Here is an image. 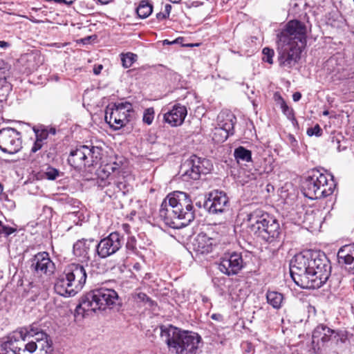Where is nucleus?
I'll list each match as a JSON object with an SVG mask.
<instances>
[{
	"label": "nucleus",
	"instance_id": "nucleus-41",
	"mask_svg": "<svg viewBox=\"0 0 354 354\" xmlns=\"http://www.w3.org/2000/svg\"><path fill=\"white\" fill-rule=\"evenodd\" d=\"M280 107L284 115L287 116V118L290 120L294 119V112L293 110L288 107L286 104V102H282Z\"/></svg>",
	"mask_w": 354,
	"mask_h": 354
},
{
	"label": "nucleus",
	"instance_id": "nucleus-26",
	"mask_svg": "<svg viewBox=\"0 0 354 354\" xmlns=\"http://www.w3.org/2000/svg\"><path fill=\"white\" fill-rule=\"evenodd\" d=\"M153 11V5L149 0H141L136 8V13L140 19L147 18Z\"/></svg>",
	"mask_w": 354,
	"mask_h": 354
},
{
	"label": "nucleus",
	"instance_id": "nucleus-18",
	"mask_svg": "<svg viewBox=\"0 0 354 354\" xmlns=\"http://www.w3.org/2000/svg\"><path fill=\"white\" fill-rule=\"evenodd\" d=\"M64 272L80 291L85 284L87 277L84 266L79 263H71L66 267Z\"/></svg>",
	"mask_w": 354,
	"mask_h": 354
},
{
	"label": "nucleus",
	"instance_id": "nucleus-55",
	"mask_svg": "<svg viewBox=\"0 0 354 354\" xmlns=\"http://www.w3.org/2000/svg\"><path fill=\"white\" fill-rule=\"evenodd\" d=\"M211 318L214 320L220 321L222 319V315L221 314H213Z\"/></svg>",
	"mask_w": 354,
	"mask_h": 354
},
{
	"label": "nucleus",
	"instance_id": "nucleus-46",
	"mask_svg": "<svg viewBox=\"0 0 354 354\" xmlns=\"http://www.w3.org/2000/svg\"><path fill=\"white\" fill-rule=\"evenodd\" d=\"M44 142H43L41 141H39V140H38L37 139L35 138V142L33 144V146L31 148V152L32 153L37 152V151H39V149H41V147L44 145Z\"/></svg>",
	"mask_w": 354,
	"mask_h": 354
},
{
	"label": "nucleus",
	"instance_id": "nucleus-19",
	"mask_svg": "<svg viewBox=\"0 0 354 354\" xmlns=\"http://www.w3.org/2000/svg\"><path fill=\"white\" fill-rule=\"evenodd\" d=\"M218 243L217 240L206 232H200L194 240V249L201 254H208Z\"/></svg>",
	"mask_w": 354,
	"mask_h": 354
},
{
	"label": "nucleus",
	"instance_id": "nucleus-30",
	"mask_svg": "<svg viewBox=\"0 0 354 354\" xmlns=\"http://www.w3.org/2000/svg\"><path fill=\"white\" fill-rule=\"evenodd\" d=\"M19 329L21 334L23 335L24 342L28 340V338L35 336V334L41 330V328L35 323L30 325L28 327H24Z\"/></svg>",
	"mask_w": 354,
	"mask_h": 354
},
{
	"label": "nucleus",
	"instance_id": "nucleus-14",
	"mask_svg": "<svg viewBox=\"0 0 354 354\" xmlns=\"http://www.w3.org/2000/svg\"><path fill=\"white\" fill-rule=\"evenodd\" d=\"M21 134L11 127L0 129V149L3 153L15 154L22 146Z\"/></svg>",
	"mask_w": 354,
	"mask_h": 354
},
{
	"label": "nucleus",
	"instance_id": "nucleus-3",
	"mask_svg": "<svg viewBox=\"0 0 354 354\" xmlns=\"http://www.w3.org/2000/svg\"><path fill=\"white\" fill-rule=\"evenodd\" d=\"M121 306L122 299L117 292L111 288L102 287L88 292L80 299L74 316L76 319H81L97 310H105L107 308L118 310Z\"/></svg>",
	"mask_w": 354,
	"mask_h": 354
},
{
	"label": "nucleus",
	"instance_id": "nucleus-20",
	"mask_svg": "<svg viewBox=\"0 0 354 354\" xmlns=\"http://www.w3.org/2000/svg\"><path fill=\"white\" fill-rule=\"evenodd\" d=\"M338 263L354 274V244L345 245L337 252Z\"/></svg>",
	"mask_w": 354,
	"mask_h": 354
},
{
	"label": "nucleus",
	"instance_id": "nucleus-16",
	"mask_svg": "<svg viewBox=\"0 0 354 354\" xmlns=\"http://www.w3.org/2000/svg\"><path fill=\"white\" fill-rule=\"evenodd\" d=\"M243 267L242 254L236 252L224 254L218 264L219 270L227 276L237 274Z\"/></svg>",
	"mask_w": 354,
	"mask_h": 354
},
{
	"label": "nucleus",
	"instance_id": "nucleus-38",
	"mask_svg": "<svg viewBox=\"0 0 354 354\" xmlns=\"http://www.w3.org/2000/svg\"><path fill=\"white\" fill-rule=\"evenodd\" d=\"M33 131L35 134V138L43 142H45L48 137V131L46 129H39L34 127Z\"/></svg>",
	"mask_w": 354,
	"mask_h": 354
},
{
	"label": "nucleus",
	"instance_id": "nucleus-47",
	"mask_svg": "<svg viewBox=\"0 0 354 354\" xmlns=\"http://www.w3.org/2000/svg\"><path fill=\"white\" fill-rule=\"evenodd\" d=\"M333 334V333H327L326 332L323 336H322L319 341H321L322 343H325L328 342L330 339L331 335Z\"/></svg>",
	"mask_w": 354,
	"mask_h": 354
},
{
	"label": "nucleus",
	"instance_id": "nucleus-27",
	"mask_svg": "<svg viewBox=\"0 0 354 354\" xmlns=\"http://www.w3.org/2000/svg\"><path fill=\"white\" fill-rule=\"evenodd\" d=\"M268 303L274 308L279 309L281 307L283 301V295L277 291H268L266 293Z\"/></svg>",
	"mask_w": 354,
	"mask_h": 354
},
{
	"label": "nucleus",
	"instance_id": "nucleus-63",
	"mask_svg": "<svg viewBox=\"0 0 354 354\" xmlns=\"http://www.w3.org/2000/svg\"><path fill=\"white\" fill-rule=\"evenodd\" d=\"M203 301H205L207 300V298H203Z\"/></svg>",
	"mask_w": 354,
	"mask_h": 354
},
{
	"label": "nucleus",
	"instance_id": "nucleus-32",
	"mask_svg": "<svg viewBox=\"0 0 354 354\" xmlns=\"http://www.w3.org/2000/svg\"><path fill=\"white\" fill-rule=\"evenodd\" d=\"M108 186L114 187V192H121L125 195L131 189V186L124 180L122 181H115L113 184L109 183Z\"/></svg>",
	"mask_w": 354,
	"mask_h": 354
},
{
	"label": "nucleus",
	"instance_id": "nucleus-21",
	"mask_svg": "<svg viewBox=\"0 0 354 354\" xmlns=\"http://www.w3.org/2000/svg\"><path fill=\"white\" fill-rule=\"evenodd\" d=\"M23 343V335L18 329L3 339L1 348L5 351L3 354H15Z\"/></svg>",
	"mask_w": 354,
	"mask_h": 354
},
{
	"label": "nucleus",
	"instance_id": "nucleus-56",
	"mask_svg": "<svg viewBox=\"0 0 354 354\" xmlns=\"http://www.w3.org/2000/svg\"><path fill=\"white\" fill-rule=\"evenodd\" d=\"M165 12H164L165 15H167V17H169L171 10V6L169 4L165 5Z\"/></svg>",
	"mask_w": 354,
	"mask_h": 354
},
{
	"label": "nucleus",
	"instance_id": "nucleus-57",
	"mask_svg": "<svg viewBox=\"0 0 354 354\" xmlns=\"http://www.w3.org/2000/svg\"><path fill=\"white\" fill-rule=\"evenodd\" d=\"M113 0H97V1L102 5H106L111 2Z\"/></svg>",
	"mask_w": 354,
	"mask_h": 354
},
{
	"label": "nucleus",
	"instance_id": "nucleus-64",
	"mask_svg": "<svg viewBox=\"0 0 354 354\" xmlns=\"http://www.w3.org/2000/svg\"><path fill=\"white\" fill-rule=\"evenodd\" d=\"M353 290H354V279H353Z\"/></svg>",
	"mask_w": 354,
	"mask_h": 354
},
{
	"label": "nucleus",
	"instance_id": "nucleus-36",
	"mask_svg": "<svg viewBox=\"0 0 354 354\" xmlns=\"http://www.w3.org/2000/svg\"><path fill=\"white\" fill-rule=\"evenodd\" d=\"M10 68V65L0 59V82L1 80H6L7 77H8Z\"/></svg>",
	"mask_w": 354,
	"mask_h": 354
},
{
	"label": "nucleus",
	"instance_id": "nucleus-4",
	"mask_svg": "<svg viewBox=\"0 0 354 354\" xmlns=\"http://www.w3.org/2000/svg\"><path fill=\"white\" fill-rule=\"evenodd\" d=\"M160 339L174 354H197L201 337L196 333L185 330L171 324L160 326Z\"/></svg>",
	"mask_w": 354,
	"mask_h": 354
},
{
	"label": "nucleus",
	"instance_id": "nucleus-53",
	"mask_svg": "<svg viewBox=\"0 0 354 354\" xmlns=\"http://www.w3.org/2000/svg\"><path fill=\"white\" fill-rule=\"evenodd\" d=\"M289 140L292 145V146L295 147L297 145V140L295 138V137L292 135H290L289 136Z\"/></svg>",
	"mask_w": 354,
	"mask_h": 354
},
{
	"label": "nucleus",
	"instance_id": "nucleus-31",
	"mask_svg": "<svg viewBox=\"0 0 354 354\" xmlns=\"http://www.w3.org/2000/svg\"><path fill=\"white\" fill-rule=\"evenodd\" d=\"M334 333L333 330L328 328L327 326L324 325H319L317 326L315 330L313 332V342H317V344L319 343V339H321L322 336L326 333Z\"/></svg>",
	"mask_w": 354,
	"mask_h": 354
},
{
	"label": "nucleus",
	"instance_id": "nucleus-39",
	"mask_svg": "<svg viewBox=\"0 0 354 354\" xmlns=\"http://www.w3.org/2000/svg\"><path fill=\"white\" fill-rule=\"evenodd\" d=\"M263 53V60L266 62L270 64L273 63V57L274 55V52L273 49L266 47L262 50Z\"/></svg>",
	"mask_w": 354,
	"mask_h": 354
},
{
	"label": "nucleus",
	"instance_id": "nucleus-11",
	"mask_svg": "<svg viewBox=\"0 0 354 354\" xmlns=\"http://www.w3.org/2000/svg\"><path fill=\"white\" fill-rule=\"evenodd\" d=\"M304 46L277 39V60L281 67L292 68L300 59Z\"/></svg>",
	"mask_w": 354,
	"mask_h": 354
},
{
	"label": "nucleus",
	"instance_id": "nucleus-37",
	"mask_svg": "<svg viewBox=\"0 0 354 354\" xmlns=\"http://www.w3.org/2000/svg\"><path fill=\"white\" fill-rule=\"evenodd\" d=\"M154 118V109L152 107L147 108L145 110L142 117L144 123L150 125L152 124Z\"/></svg>",
	"mask_w": 354,
	"mask_h": 354
},
{
	"label": "nucleus",
	"instance_id": "nucleus-9",
	"mask_svg": "<svg viewBox=\"0 0 354 354\" xmlns=\"http://www.w3.org/2000/svg\"><path fill=\"white\" fill-rule=\"evenodd\" d=\"M212 167L209 160L193 155L181 165L180 173L185 181L196 180L201 175L209 173Z\"/></svg>",
	"mask_w": 354,
	"mask_h": 354
},
{
	"label": "nucleus",
	"instance_id": "nucleus-61",
	"mask_svg": "<svg viewBox=\"0 0 354 354\" xmlns=\"http://www.w3.org/2000/svg\"><path fill=\"white\" fill-rule=\"evenodd\" d=\"M170 2L173 3H180L182 0H169Z\"/></svg>",
	"mask_w": 354,
	"mask_h": 354
},
{
	"label": "nucleus",
	"instance_id": "nucleus-49",
	"mask_svg": "<svg viewBox=\"0 0 354 354\" xmlns=\"http://www.w3.org/2000/svg\"><path fill=\"white\" fill-rule=\"evenodd\" d=\"M107 189L105 190V193L109 196L111 197L113 194H116L117 192H114V187L106 186Z\"/></svg>",
	"mask_w": 354,
	"mask_h": 354
},
{
	"label": "nucleus",
	"instance_id": "nucleus-34",
	"mask_svg": "<svg viewBox=\"0 0 354 354\" xmlns=\"http://www.w3.org/2000/svg\"><path fill=\"white\" fill-rule=\"evenodd\" d=\"M37 350L35 354H55L52 342H41V345H37Z\"/></svg>",
	"mask_w": 354,
	"mask_h": 354
},
{
	"label": "nucleus",
	"instance_id": "nucleus-1",
	"mask_svg": "<svg viewBox=\"0 0 354 354\" xmlns=\"http://www.w3.org/2000/svg\"><path fill=\"white\" fill-rule=\"evenodd\" d=\"M331 266L324 253L306 251L295 255L290 263L294 282L302 288L315 289L323 286L330 275Z\"/></svg>",
	"mask_w": 354,
	"mask_h": 354
},
{
	"label": "nucleus",
	"instance_id": "nucleus-8",
	"mask_svg": "<svg viewBox=\"0 0 354 354\" xmlns=\"http://www.w3.org/2000/svg\"><path fill=\"white\" fill-rule=\"evenodd\" d=\"M133 118V105L129 102L109 104L105 110V121L114 130L126 126Z\"/></svg>",
	"mask_w": 354,
	"mask_h": 354
},
{
	"label": "nucleus",
	"instance_id": "nucleus-22",
	"mask_svg": "<svg viewBox=\"0 0 354 354\" xmlns=\"http://www.w3.org/2000/svg\"><path fill=\"white\" fill-rule=\"evenodd\" d=\"M54 289L58 295L63 297L74 296L79 292L64 272L57 279Z\"/></svg>",
	"mask_w": 354,
	"mask_h": 354
},
{
	"label": "nucleus",
	"instance_id": "nucleus-59",
	"mask_svg": "<svg viewBox=\"0 0 354 354\" xmlns=\"http://www.w3.org/2000/svg\"><path fill=\"white\" fill-rule=\"evenodd\" d=\"M56 133V131L54 128H50V130L48 131V134L49 133H51V134H55Z\"/></svg>",
	"mask_w": 354,
	"mask_h": 354
},
{
	"label": "nucleus",
	"instance_id": "nucleus-62",
	"mask_svg": "<svg viewBox=\"0 0 354 354\" xmlns=\"http://www.w3.org/2000/svg\"><path fill=\"white\" fill-rule=\"evenodd\" d=\"M328 111H326L324 112V115H328Z\"/></svg>",
	"mask_w": 354,
	"mask_h": 354
},
{
	"label": "nucleus",
	"instance_id": "nucleus-44",
	"mask_svg": "<svg viewBox=\"0 0 354 354\" xmlns=\"http://www.w3.org/2000/svg\"><path fill=\"white\" fill-rule=\"evenodd\" d=\"M128 250L134 252L136 250V239L134 236L129 237L126 243Z\"/></svg>",
	"mask_w": 354,
	"mask_h": 354
},
{
	"label": "nucleus",
	"instance_id": "nucleus-2",
	"mask_svg": "<svg viewBox=\"0 0 354 354\" xmlns=\"http://www.w3.org/2000/svg\"><path fill=\"white\" fill-rule=\"evenodd\" d=\"M159 217L172 228L187 226L194 219V211L189 196L183 192L169 194L162 202Z\"/></svg>",
	"mask_w": 354,
	"mask_h": 354
},
{
	"label": "nucleus",
	"instance_id": "nucleus-13",
	"mask_svg": "<svg viewBox=\"0 0 354 354\" xmlns=\"http://www.w3.org/2000/svg\"><path fill=\"white\" fill-rule=\"evenodd\" d=\"M123 236L113 232L103 238L95 246V252L100 259H106L115 254L122 246Z\"/></svg>",
	"mask_w": 354,
	"mask_h": 354
},
{
	"label": "nucleus",
	"instance_id": "nucleus-42",
	"mask_svg": "<svg viewBox=\"0 0 354 354\" xmlns=\"http://www.w3.org/2000/svg\"><path fill=\"white\" fill-rule=\"evenodd\" d=\"M0 235L4 234L5 236H8L16 231L15 228L3 225L1 221H0Z\"/></svg>",
	"mask_w": 354,
	"mask_h": 354
},
{
	"label": "nucleus",
	"instance_id": "nucleus-28",
	"mask_svg": "<svg viewBox=\"0 0 354 354\" xmlns=\"http://www.w3.org/2000/svg\"><path fill=\"white\" fill-rule=\"evenodd\" d=\"M234 156L238 162L252 161L251 151L241 146L234 149Z\"/></svg>",
	"mask_w": 354,
	"mask_h": 354
},
{
	"label": "nucleus",
	"instance_id": "nucleus-45",
	"mask_svg": "<svg viewBox=\"0 0 354 354\" xmlns=\"http://www.w3.org/2000/svg\"><path fill=\"white\" fill-rule=\"evenodd\" d=\"M59 175V171L54 168H49L46 172V178L48 180H55Z\"/></svg>",
	"mask_w": 354,
	"mask_h": 354
},
{
	"label": "nucleus",
	"instance_id": "nucleus-54",
	"mask_svg": "<svg viewBox=\"0 0 354 354\" xmlns=\"http://www.w3.org/2000/svg\"><path fill=\"white\" fill-rule=\"evenodd\" d=\"M102 69V65H98L97 67H95L93 68V73L95 74V75H98L100 73Z\"/></svg>",
	"mask_w": 354,
	"mask_h": 354
},
{
	"label": "nucleus",
	"instance_id": "nucleus-6",
	"mask_svg": "<svg viewBox=\"0 0 354 354\" xmlns=\"http://www.w3.org/2000/svg\"><path fill=\"white\" fill-rule=\"evenodd\" d=\"M335 183L333 177L328 180L326 176L318 169H313L302 184L304 195L315 200L331 195L335 189Z\"/></svg>",
	"mask_w": 354,
	"mask_h": 354
},
{
	"label": "nucleus",
	"instance_id": "nucleus-15",
	"mask_svg": "<svg viewBox=\"0 0 354 354\" xmlns=\"http://www.w3.org/2000/svg\"><path fill=\"white\" fill-rule=\"evenodd\" d=\"M204 207L212 214L225 212L230 208L229 198L224 192L214 190L208 194Z\"/></svg>",
	"mask_w": 354,
	"mask_h": 354
},
{
	"label": "nucleus",
	"instance_id": "nucleus-43",
	"mask_svg": "<svg viewBox=\"0 0 354 354\" xmlns=\"http://www.w3.org/2000/svg\"><path fill=\"white\" fill-rule=\"evenodd\" d=\"M307 135L309 136H320L322 133V129L319 124H316L314 127L308 128L307 129Z\"/></svg>",
	"mask_w": 354,
	"mask_h": 354
},
{
	"label": "nucleus",
	"instance_id": "nucleus-12",
	"mask_svg": "<svg viewBox=\"0 0 354 354\" xmlns=\"http://www.w3.org/2000/svg\"><path fill=\"white\" fill-rule=\"evenodd\" d=\"M236 122L235 115L229 111L221 112L217 118V127L214 128L213 140L217 142H223L230 136L234 133V124Z\"/></svg>",
	"mask_w": 354,
	"mask_h": 354
},
{
	"label": "nucleus",
	"instance_id": "nucleus-40",
	"mask_svg": "<svg viewBox=\"0 0 354 354\" xmlns=\"http://www.w3.org/2000/svg\"><path fill=\"white\" fill-rule=\"evenodd\" d=\"M136 299L139 301L148 304L150 307L152 306L154 303L153 301L144 292L137 293L136 295Z\"/></svg>",
	"mask_w": 354,
	"mask_h": 354
},
{
	"label": "nucleus",
	"instance_id": "nucleus-25",
	"mask_svg": "<svg viewBox=\"0 0 354 354\" xmlns=\"http://www.w3.org/2000/svg\"><path fill=\"white\" fill-rule=\"evenodd\" d=\"M93 239H82L77 240L73 247V254L82 261L90 260V252L93 245Z\"/></svg>",
	"mask_w": 354,
	"mask_h": 354
},
{
	"label": "nucleus",
	"instance_id": "nucleus-35",
	"mask_svg": "<svg viewBox=\"0 0 354 354\" xmlns=\"http://www.w3.org/2000/svg\"><path fill=\"white\" fill-rule=\"evenodd\" d=\"M31 337L33 338L32 340L37 345H41V342H52L49 336L42 329Z\"/></svg>",
	"mask_w": 354,
	"mask_h": 354
},
{
	"label": "nucleus",
	"instance_id": "nucleus-60",
	"mask_svg": "<svg viewBox=\"0 0 354 354\" xmlns=\"http://www.w3.org/2000/svg\"><path fill=\"white\" fill-rule=\"evenodd\" d=\"M163 43L164 44H175V43H176V40H174V41L170 42L167 39H165V40H164Z\"/></svg>",
	"mask_w": 354,
	"mask_h": 354
},
{
	"label": "nucleus",
	"instance_id": "nucleus-52",
	"mask_svg": "<svg viewBox=\"0 0 354 354\" xmlns=\"http://www.w3.org/2000/svg\"><path fill=\"white\" fill-rule=\"evenodd\" d=\"M301 97V94L299 92H295L292 95V100L295 102H298Z\"/></svg>",
	"mask_w": 354,
	"mask_h": 354
},
{
	"label": "nucleus",
	"instance_id": "nucleus-48",
	"mask_svg": "<svg viewBox=\"0 0 354 354\" xmlns=\"http://www.w3.org/2000/svg\"><path fill=\"white\" fill-rule=\"evenodd\" d=\"M11 46V44L6 41H1L0 40V48L3 50H6L9 48Z\"/></svg>",
	"mask_w": 354,
	"mask_h": 354
},
{
	"label": "nucleus",
	"instance_id": "nucleus-23",
	"mask_svg": "<svg viewBox=\"0 0 354 354\" xmlns=\"http://www.w3.org/2000/svg\"><path fill=\"white\" fill-rule=\"evenodd\" d=\"M187 114V111L185 106L176 104L171 110L164 114V120L171 127H178L183 123Z\"/></svg>",
	"mask_w": 354,
	"mask_h": 354
},
{
	"label": "nucleus",
	"instance_id": "nucleus-24",
	"mask_svg": "<svg viewBox=\"0 0 354 354\" xmlns=\"http://www.w3.org/2000/svg\"><path fill=\"white\" fill-rule=\"evenodd\" d=\"M19 62L24 67V73H31L42 64L43 58L38 53L31 52L21 55Z\"/></svg>",
	"mask_w": 354,
	"mask_h": 354
},
{
	"label": "nucleus",
	"instance_id": "nucleus-17",
	"mask_svg": "<svg viewBox=\"0 0 354 354\" xmlns=\"http://www.w3.org/2000/svg\"><path fill=\"white\" fill-rule=\"evenodd\" d=\"M30 268L37 274L50 276L55 270V266L46 252H38L30 259Z\"/></svg>",
	"mask_w": 354,
	"mask_h": 354
},
{
	"label": "nucleus",
	"instance_id": "nucleus-58",
	"mask_svg": "<svg viewBox=\"0 0 354 354\" xmlns=\"http://www.w3.org/2000/svg\"><path fill=\"white\" fill-rule=\"evenodd\" d=\"M133 269L136 270H140L141 268V265L139 263H136L133 266Z\"/></svg>",
	"mask_w": 354,
	"mask_h": 354
},
{
	"label": "nucleus",
	"instance_id": "nucleus-51",
	"mask_svg": "<svg viewBox=\"0 0 354 354\" xmlns=\"http://www.w3.org/2000/svg\"><path fill=\"white\" fill-rule=\"evenodd\" d=\"M274 97L275 101H277L280 105H281L282 102H285V100L283 99L281 95L277 93L274 94Z\"/></svg>",
	"mask_w": 354,
	"mask_h": 354
},
{
	"label": "nucleus",
	"instance_id": "nucleus-50",
	"mask_svg": "<svg viewBox=\"0 0 354 354\" xmlns=\"http://www.w3.org/2000/svg\"><path fill=\"white\" fill-rule=\"evenodd\" d=\"M156 18L158 21H162L168 17L167 15H165L164 12H158L156 14Z\"/></svg>",
	"mask_w": 354,
	"mask_h": 354
},
{
	"label": "nucleus",
	"instance_id": "nucleus-33",
	"mask_svg": "<svg viewBox=\"0 0 354 354\" xmlns=\"http://www.w3.org/2000/svg\"><path fill=\"white\" fill-rule=\"evenodd\" d=\"M122 66L129 68L137 59V55L133 53H122L120 55Z\"/></svg>",
	"mask_w": 354,
	"mask_h": 354
},
{
	"label": "nucleus",
	"instance_id": "nucleus-7",
	"mask_svg": "<svg viewBox=\"0 0 354 354\" xmlns=\"http://www.w3.org/2000/svg\"><path fill=\"white\" fill-rule=\"evenodd\" d=\"M102 156V148L96 146L80 145L71 151L67 159L68 165L80 171L86 167L97 165Z\"/></svg>",
	"mask_w": 354,
	"mask_h": 354
},
{
	"label": "nucleus",
	"instance_id": "nucleus-5",
	"mask_svg": "<svg viewBox=\"0 0 354 354\" xmlns=\"http://www.w3.org/2000/svg\"><path fill=\"white\" fill-rule=\"evenodd\" d=\"M248 217V227L256 236L269 243L279 241L281 228L274 216L261 209H256Z\"/></svg>",
	"mask_w": 354,
	"mask_h": 354
},
{
	"label": "nucleus",
	"instance_id": "nucleus-10",
	"mask_svg": "<svg viewBox=\"0 0 354 354\" xmlns=\"http://www.w3.org/2000/svg\"><path fill=\"white\" fill-rule=\"evenodd\" d=\"M308 28L306 24L295 19L288 21L277 34V39L283 42L294 43L305 47Z\"/></svg>",
	"mask_w": 354,
	"mask_h": 354
},
{
	"label": "nucleus",
	"instance_id": "nucleus-29",
	"mask_svg": "<svg viewBox=\"0 0 354 354\" xmlns=\"http://www.w3.org/2000/svg\"><path fill=\"white\" fill-rule=\"evenodd\" d=\"M37 346L35 342L30 340L28 342H24L23 344L17 349L15 354H35Z\"/></svg>",
	"mask_w": 354,
	"mask_h": 354
}]
</instances>
